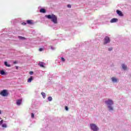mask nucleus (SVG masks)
I'll use <instances>...</instances> for the list:
<instances>
[{
	"label": "nucleus",
	"instance_id": "obj_18",
	"mask_svg": "<svg viewBox=\"0 0 131 131\" xmlns=\"http://www.w3.org/2000/svg\"><path fill=\"white\" fill-rule=\"evenodd\" d=\"M52 100H53V98H52V97H48V100L50 101V102H51V101H52Z\"/></svg>",
	"mask_w": 131,
	"mask_h": 131
},
{
	"label": "nucleus",
	"instance_id": "obj_1",
	"mask_svg": "<svg viewBox=\"0 0 131 131\" xmlns=\"http://www.w3.org/2000/svg\"><path fill=\"white\" fill-rule=\"evenodd\" d=\"M46 17L48 19H51L52 22H53L54 24L58 23V18L54 14L46 15Z\"/></svg>",
	"mask_w": 131,
	"mask_h": 131
},
{
	"label": "nucleus",
	"instance_id": "obj_14",
	"mask_svg": "<svg viewBox=\"0 0 131 131\" xmlns=\"http://www.w3.org/2000/svg\"><path fill=\"white\" fill-rule=\"evenodd\" d=\"M4 64H5V66H6V67H11V65L8 64V62H7V61H5L4 62Z\"/></svg>",
	"mask_w": 131,
	"mask_h": 131
},
{
	"label": "nucleus",
	"instance_id": "obj_6",
	"mask_svg": "<svg viewBox=\"0 0 131 131\" xmlns=\"http://www.w3.org/2000/svg\"><path fill=\"white\" fill-rule=\"evenodd\" d=\"M27 24H29L30 25H32L33 24H34V23H33V20H27Z\"/></svg>",
	"mask_w": 131,
	"mask_h": 131
},
{
	"label": "nucleus",
	"instance_id": "obj_31",
	"mask_svg": "<svg viewBox=\"0 0 131 131\" xmlns=\"http://www.w3.org/2000/svg\"><path fill=\"white\" fill-rule=\"evenodd\" d=\"M18 67H16V69L17 70H18Z\"/></svg>",
	"mask_w": 131,
	"mask_h": 131
},
{
	"label": "nucleus",
	"instance_id": "obj_24",
	"mask_svg": "<svg viewBox=\"0 0 131 131\" xmlns=\"http://www.w3.org/2000/svg\"><path fill=\"white\" fill-rule=\"evenodd\" d=\"M3 122H4V120H2L0 121V125H1V124H3Z\"/></svg>",
	"mask_w": 131,
	"mask_h": 131
},
{
	"label": "nucleus",
	"instance_id": "obj_25",
	"mask_svg": "<svg viewBox=\"0 0 131 131\" xmlns=\"http://www.w3.org/2000/svg\"><path fill=\"white\" fill-rule=\"evenodd\" d=\"M112 50H113V48H112V47L108 48V51H112Z\"/></svg>",
	"mask_w": 131,
	"mask_h": 131
},
{
	"label": "nucleus",
	"instance_id": "obj_2",
	"mask_svg": "<svg viewBox=\"0 0 131 131\" xmlns=\"http://www.w3.org/2000/svg\"><path fill=\"white\" fill-rule=\"evenodd\" d=\"M105 104L107 105L110 111H112L113 110V107L112 106L113 105V104H114V102H113L112 100H107L106 101H105Z\"/></svg>",
	"mask_w": 131,
	"mask_h": 131
},
{
	"label": "nucleus",
	"instance_id": "obj_9",
	"mask_svg": "<svg viewBox=\"0 0 131 131\" xmlns=\"http://www.w3.org/2000/svg\"><path fill=\"white\" fill-rule=\"evenodd\" d=\"M117 13L118 14L119 16H120L121 17L123 16V14H122V12L119 10H117Z\"/></svg>",
	"mask_w": 131,
	"mask_h": 131
},
{
	"label": "nucleus",
	"instance_id": "obj_17",
	"mask_svg": "<svg viewBox=\"0 0 131 131\" xmlns=\"http://www.w3.org/2000/svg\"><path fill=\"white\" fill-rule=\"evenodd\" d=\"M18 38L19 39H21V40H25V39H26V38L22 37V36H18Z\"/></svg>",
	"mask_w": 131,
	"mask_h": 131
},
{
	"label": "nucleus",
	"instance_id": "obj_15",
	"mask_svg": "<svg viewBox=\"0 0 131 131\" xmlns=\"http://www.w3.org/2000/svg\"><path fill=\"white\" fill-rule=\"evenodd\" d=\"M46 9H45L42 8L40 10V13H46Z\"/></svg>",
	"mask_w": 131,
	"mask_h": 131
},
{
	"label": "nucleus",
	"instance_id": "obj_16",
	"mask_svg": "<svg viewBox=\"0 0 131 131\" xmlns=\"http://www.w3.org/2000/svg\"><path fill=\"white\" fill-rule=\"evenodd\" d=\"M41 94L42 96L43 99H45L46 98V93H45L44 92H41Z\"/></svg>",
	"mask_w": 131,
	"mask_h": 131
},
{
	"label": "nucleus",
	"instance_id": "obj_11",
	"mask_svg": "<svg viewBox=\"0 0 131 131\" xmlns=\"http://www.w3.org/2000/svg\"><path fill=\"white\" fill-rule=\"evenodd\" d=\"M21 102H22V100L19 99V100H17L16 104H17V105H18V106H20V105H21Z\"/></svg>",
	"mask_w": 131,
	"mask_h": 131
},
{
	"label": "nucleus",
	"instance_id": "obj_4",
	"mask_svg": "<svg viewBox=\"0 0 131 131\" xmlns=\"http://www.w3.org/2000/svg\"><path fill=\"white\" fill-rule=\"evenodd\" d=\"M110 42V38L108 36H106L104 38V42L103 43V45H107V43H109Z\"/></svg>",
	"mask_w": 131,
	"mask_h": 131
},
{
	"label": "nucleus",
	"instance_id": "obj_10",
	"mask_svg": "<svg viewBox=\"0 0 131 131\" xmlns=\"http://www.w3.org/2000/svg\"><path fill=\"white\" fill-rule=\"evenodd\" d=\"M112 80L113 82H117V81H118V79L114 77L112 78Z\"/></svg>",
	"mask_w": 131,
	"mask_h": 131
},
{
	"label": "nucleus",
	"instance_id": "obj_12",
	"mask_svg": "<svg viewBox=\"0 0 131 131\" xmlns=\"http://www.w3.org/2000/svg\"><path fill=\"white\" fill-rule=\"evenodd\" d=\"M32 80H33V76H31L30 78H29V79H28V82H31V81H32Z\"/></svg>",
	"mask_w": 131,
	"mask_h": 131
},
{
	"label": "nucleus",
	"instance_id": "obj_27",
	"mask_svg": "<svg viewBox=\"0 0 131 131\" xmlns=\"http://www.w3.org/2000/svg\"><path fill=\"white\" fill-rule=\"evenodd\" d=\"M65 109L67 111H68V106H65Z\"/></svg>",
	"mask_w": 131,
	"mask_h": 131
},
{
	"label": "nucleus",
	"instance_id": "obj_13",
	"mask_svg": "<svg viewBox=\"0 0 131 131\" xmlns=\"http://www.w3.org/2000/svg\"><path fill=\"white\" fill-rule=\"evenodd\" d=\"M122 68H123V69L124 70H126V69H127V67H126V66H125L124 64H123L122 65Z\"/></svg>",
	"mask_w": 131,
	"mask_h": 131
},
{
	"label": "nucleus",
	"instance_id": "obj_23",
	"mask_svg": "<svg viewBox=\"0 0 131 131\" xmlns=\"http://www.w3.org/2000/svg\"><path fill=\"white\" fill-rule=\"evenodd\" d=\"M61 60L62 61V62H65V58L63 57H61Z\"/></svg>",
	"mask_w": 131,
	"mask_h": 131
},
{
	"label": "nucleus",
	"instance_id": "obj_19",
	"mask_svg": "<svg viewBox=\"0 0 131 131\" xmlns=\"http://www.w3.org/2000/svg\"><path fill=\"white\" fill-rule=\"evenodd\" d=\"M1 74H2V75H5V71H1Z\"/></svg>",
	"mask_w": 131,
	"mask_h": 131
},
{
	"label": "nucleus",
	"instance_id": "obj_3",
	"mask_svg": "<svg viewBox=\"0 0 131 131\" xmlns=\"http://www.w3.org/2000/svg\"><path fill=\"white\" fill-rule=\"evenodd\" d=\"M90 126L92 130L98 131V129H99V128H98V126H97V125H96V124H91Z\"/></svg>",
	"mask_w": 131,
	"mask_h": 131
},
{
	"label": "nucleus",
	"instance_id": "obj_8",
	"mask_svg": "<svg viewBox=\"0 0 131 131\" xmlns=\"http://www.w3.org/2000/svg\"><path fill=\"white\" fill-rule=\"evenodd\" d=\"M38 65L40 67H42L43 68H45V63L42 62H39L38 63Z\"/></svg>",
	"mask_w": 131,
	"mask_h": 131
},
{
	"label": "nucleus",
	"instance_id": "obj_22",
	"mask_svg": "<svg viewBox=\"0 0 131 131\" xmlns=\"http://www.w3.org/2000/svg\"><path fill=\"white\" fill-rule=\"evenodd\" d=\"M43 50V48H39V52H42Z\"/></svg>",
	"mask_w": 131,
	"mask_h": 131
},
{
	"label": "nucleus",
	"instance_id": "obj_29",
	"mask_svg": "<svg viewBox=\"0 0 131 131\" xmlns=\"http://www.w3.org/2000/svg\"><path fill=\"white\" fill-rule=\"evenodd\" d=\"M67 7H68V8H71V5H68Z\"/></svg>",
	"mask_w": 131,
	"mask_h": 131
},
{
	"label": "nucleus",
	"instance_id": "obj_32",
	"mask_svg": "<svg viewBox=\"0 0 131 131\" xmlns=\"http://www.w3.org/2000/svg\"><path fill=\"white\" fill-rule=\"evenodd\" d=\"M0 114H2V111H0Z\"/></svg>",
	"mask_w": 131,
	"mask_h": 131
},
{
	"label": "nucleus",
	"instance_id": "obj_30",
	"mask_svg": "<svg viewBox=\"0 0 131 131\" xmlns=\"http://www.w3.org/2000/svg\"><path fill=\"white\" fill-rule=\"evenodd\" d=\"M13 63H14V64H17V61H14Z\"/></svg>",
	"mask_w": 131,
	"mask_h": 131
},
{
	"label": "nucleus",
	"instance_id": "obj_28",
	"mask_svg": "<svg viewBox=\"0 0 131 131\" xmlns=\"http://www.w3.org/2000/svg\"><path fill=\"white\" fill-rule=\"evenodd\" d=\"M22 25H24V26H25V25H26V23H23L22 24Z\"/></svg>",
	"mask_w": 131,
	"mask_h": 131
},
{
	"label": "nucleus",
	"instance_id": "obj_20",
	"mask_svg": "<svg viewBox=\"0 0 131 131\" xmlns=\"http://www.w3.org/2000/svg\"><path fill=\"white\" fill-rule=\"evenodd\" d=\"M2 127H5V128L7 127V124H3L2 125Z\"/></svg>",
	"mask_w": 131,
	"mask_h": 131
},
{
	"label": "nucleus",
	"instance_id": "obj_21",
	"mask_svg": "<svg viewBox=\"0 0 131 131\" xmlns=\"http://www.w3.org/2000/svg\"><path fill=\"white\" fill-rule=\"evenodd\" d=\"M31 118H34V114L31 113Z\"/></svg>",
	"mask_w": 131,
	"mask_h": 131
},
{
	"label": "nucleus",
	"instance_id": "obj_5",
	"mask_svg": "<svg viewBox=\"0 0 131 131\" xmlns=\"http://www.w3.org/2000/svg\"><path fill=\"white\" fill-rule=\"evenodd\" d=\"M0 95H1V96H3V97H6V96H8V93H7V90H4L2 91L0 93Z\"/></svg>",
	"mask_w": 131,
	"mask_h": 131
},
{
	"label": "nucleus",
	"instance_id": "obj_26",
	"mask_svg": "<svg viewBox=\"0 0 131 131\" xmlns=\"http://www.w3.org/2000/svg\"><path fill=\"white\" fill-rule=\"evenodd\" d=\"M29 74H30V75H32V74H33V72H30Z\"/></svg>",
	"mask_w": 131,
	"mask_h": 131
},
{
	"label": "nucleus",
	"instance_id": "obj_7",
	"mask_svg": "<svg viewBox=\"0 0 131 131\" xmlns=\"http://www.w3.org/2000/svg\"><path fill=\"white\" fill-rule=\"evenodd\" d=\"M118 21V19L117 18H113L111 20V23H115V22H117Z\"/></svg>",
	"mask_w": 131,
	"mask_h": 131
}]
</instances>
